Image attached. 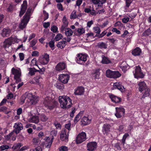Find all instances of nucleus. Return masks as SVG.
<instances>
[{
    "mask_svg": "<svg viewBox=\"0 0 151 151\" xmlns=\"http://www.w3.org/2000/svg\"><path fill=\"white\" fill-rule=\"evenodd\" d=\"M33 11V10L31 8H29L23 17V19L22 20L20 23L19 24V27L21 29L25 28L30 18V16L31 13Z\"/></svg>",
    "mask_w": 151,
    "mask_h": 151,
    "instance_id": "obj_1",
    "label": "nucleus"
},
{
    "mask_svg": "<svg viewBox=\"0 0 151 151\" xmlns=\"http://www.w3.org/2000/svg\"><path fill=\"white\" fill-rule=\"evenodd\" d=\"M58 99L60 106L63 108H69L72 104L71 100L66 96H59Z\"/></svg>",
    "mask_w": 151,
    "mask_h": 151,
    "instance_id": "obj_2",
    "label": "nucleus"
},
{
    "mask_svg": "<svg viewBox=\"0 0 151 151\" xmlns=\"http://www.w3.org/2000/svg\"><path fill=\"white\" fill-rule=\"evenodd\" d=\"M88 55L86 54L80 53L76 55V61L77 63L83 64L86 61Z\"/></svg>",
    "mask_w": 151,
    "mask_h": 151,
    "instance_id": "obj_3",
    "label": "nucleus"
},
{
    "mask_svg": "<svg viewBox=\"0 0 151 151\" xmlns=\"http://www.w3.org/2000/svg\"><path fill=\"white\" fill-rule=\"evenodd\" d=\"M106 75L107 77L113 78H116L121 76V74L118 71H113L109 69L107 70Z\"/></svg>",
    "mask_w": 151,
    "mask_h": 151,
    "instance_id": "obj_4",
    "label": "nucleus"
},
{
    "mask_svg": "<svg viewBox=\"0 0 151 151\" xmlns=\"http://www.w3.org/2000/svg\"><path fill=\"white\" fill-rule=\"evenodd\" d=\"M49 61V55L47 53L42 55L41 56L38 62L41 65H45L47 64Z\"/></svg>",
    "mask_w": 151,
    "mask_h": 151,
    "instance_id": "obj_5",
    "label": "nucleus"
},
{
    "mask_svg": "<svg viewBox=\"0 0 151 151\" xmlns=\"http://www.w3.org/2000/svg\"><path fill=\"white\" fill-rule=\"evenodd\" d=\"M86 139V134L83 132L80 133L77 136L76 141L77 144H80L85 141Z\"/></svg>",
    "mask_w": 151,
    "mask_h": 151,
    "instance_id": "obj_6",
    "label": "nucleus"
},
{
    "mask_svg": "<svg viewBox=\"0 0 151 151\" xmlns=\"http://www.w3.org/2000/svg\"><path fill=\"white\" fill-rule=\"evenodd\" d=\"M69 134L68 131H67L65 129H62L60 134V139L65 142H67L68 140Z\"/></svg>",
    "mask_w": 151,
    "mask_h": 151,
    "instance_id": "obj_7",
    "label": "nucleus"
},
{
    "mask_svg": "<svg viewBox=\"0 0 151 151\" xmlns=\"http://www.w3.org/2000/svg\"><path fill=\"white\" fill-rule=\"evenodd\" d=\"M116 113L115 116L117 118H120L124 116L125 113V109L122 107H116L115 108Z\"/></svg>",
    "mask_w": 151,
    "mask_h": 151,
    "instance_id": "obj_8",
    "label": "nucleus"
},
{
    "mask_svg": "<svg viewBox=\"0 0 151 151\" xmlns=\"http://www.w3.org/2000/svg\"><path fill=\"white\" fill-rule=\"evenodd\" d=\"M134 75L135 78H143L144 76V75L141 72V69L140 67L138 66L136 67L135 70L133 71Z\"/></svg>",
    "mask_w": 151,
    "mask_h": 151,
    "instance_id": "obj_9",
    "label": "nucleus"
},
{
    "mask_svg": "<svg viewBox=\"0 0 151 151\" xmlns=\"http://www.w3.org/2000/svg\"><path fill=\"white\" fill-rule=\"evenodd\" d=\"M52 99L50 97L46 98L43 102L45 106L49 109H52L53 108V106L52 105Z\"/></svg>",
    "mask_w": 151,
    "mask_h": 151,
    "instance_id": "obj_10",
    "label": "nucleus"
},
{
    "mask_svg": "<svg viewBox=\"0 0 151 151\" xmlns=\"http://www.w3.org/2000/svg\"><path fill=\"white\" fill-rule=\"evenodd\" d=\"M13 128L14 129L13 131L15 132V133H18L23 129V126L21 123L18 122L14 124Z\"/></svg>",
    "mask_w": 151,
    "mask_h": 151,
    "instance_id": "obj_11",
    "label": "nucleus"
},
{
    "mask_svg": "<svg viewBox=\"0 0 151 151\" xmlns=\"http://www.w3.org/2000/svg\"><path fill=\"white\" fill-rule=\"evenodd\" d=\"M27 98L30 100V103L32 104H35L38 101V97L37 96H33L31 93L27 94Z\"/></svg>",
    "mask_w": 151,
    "mask_h": 151,
    "instance_id": "obj_12",
    "label": "nucleus"
},
{
    "mask_svg": "<svg viewBox=\"0 0 151 151\" xmlns=\"http://www.w3.org/2000/svg\"><path fill=\"white\" fill-rule=\"evenodd\" d=\"M97 146V144L96 142H89L87 144V150L89 151H93L96 150Z\"/></svg>",
    "mask_w": 151,
    "mask_h": 151,
    "instance_id": "obj_13",
    "label": "nucleus"
},
{
    "mask_svg": "<svg viewBox=\"0 0 151 151\" xmlns=\"http://www.w3.org/2000/svg\"><path fill=\"white\" fill-rule=\"evenodd\" d=\"M59 80L62 83H67L69 79V76L68 74H61L60 75L58 78Z\"/></svg>",
    "mask_w": 151,
    "mask_h": 151,
    "instance_id": "obj_14",
    "label": "nucleus"
},
{
    "mask_svg": "<svg viewBox=\"0 0 151 151\" xmlns=\"http://www.w3.org/2000/svg\"><path fill=\"white\" fill-rule=\"evenodd\" d=\"M66 67L65 63L63 62H60L58 63L55 67V70L56 71L61 72Z\"/></svg>",
    "mask_w": 151,
    "mask_h": 151,
    "instance_id": "obj_15",
    "label": "nucleus"
},
{
    "mask_svg": "<svg viewBox=\"0 0 151 151\" xmlns=\"http://www.w3.org/2000/svg\"><path fill=\"white\" fill-rule=\"evenodd\" d=\"M113 89H117L122 92L125 91V88L122 84L119 82H116L114 83Z\"/></svg>",
    "mask_w": 151,
    "mask_h": 151,
    "instance_id": "obj_16",
    "label": "nucleus"
},
{
    "mask_svg": "<svg viewBox=\"0 0 151 151\" xmlns=\"http://www.w3.org/2000/svg\"><path fill=\"white\" fill-rule=\"evenodd\" d=\"M62 22L63 23L60 29V32L62 33L63 32L65 29L68 27V22L65 16L63 17Z\"/></svg>",
    "mask_w": 151,
    "mask_h": 151,
    "instance_id": "obj_17",
    "label": "nucleus"
},
{
    "mask_svg": "<svg viewBox=\"0 0 151 151\" xmlns=\"http://www.w3.org/2000/svg\"><path fill=\"white\" fill-rule=\"evenodd\" d=\"M91 118L89 116H84L81 119V123L84 125L89 124L91 123Z\"/></svg>",
    "mask_w": 151,
    "mask_h": 151,
    "instance_id": "obj_18",
    "label": "nucleus"
},
{
    "mask_svg": "<svg viewBox=\"0 0 151 151\" xmlns=\"http://www.w3.org/2000/svg\"><path fill=\"white\" fill-rule=\"evenodd\" d=\"M27 7V1L25 0L23 1V4L21 5V10L19 16L21 17L25 12Z\"/></svg>",
    "mask_w": 151,
    "mask_h": 151,
    "instance_id": "obj_19",
    "label": "nucleus"
},
{
    "mask_svg": "<svg viewBox=\"0 0 151 151\" xmlns=\"http://www.w3.org/2000/svg\"><path fill=\"white\" fill-rule=\"evenodd\" d=\"M18 134L15 133V132L13 131L6 137V139L7 140H9L11 137L12 140L14 141L16 139V137Z\"/></svg>",
    "mask_w": 151,
    "mask_h": 151,
    "instance_id": "obj_20",
    "label": "nucleus"
},
{
    "mask_svg": "<svg viewBox=\"0 0 151 151\" xmlns=\"http://www.w3.org/2000/svg\"><path fill=\"white\" fill-rule=\"evenodd\" d=\"M84 89L82 86L78 87L75 90L74 93L76 95H81L83 94Z\"/></svg>",
    "mask_w": 151,
    "mask_h": 151,
    "instance_id": "obj_21",
    "label": "nucleus"
},
{
    "mask_svg": "<svg viewBox=\"0 0 151 151\" xmlns=\"http://www.w3.org/2000/svg\"><path fill=\"white\" fill-rule=\"evenodd\" d=\"M138 86L139 87V90L141 92L148 87L146 83L143 81L139 82L138 83Z\"/></svg>",
    "mask_w": 151,
    "mask_h": 151,
    "instance_id": "obj_22",
    "label": "nucleus"
},
{
    "mask_svg": "<svg viewBox=\"0 0 151 151\" xmlns=\"http://www.w3.org/2000/svg\"><path fill=\"white\" fill-rule=\"evenodd\" d=\"M28 121L29 122L37 124L39 121V118L37 116H33L29 118Z\"/></svg>",
    "mask_w": 151,
    "mask_h": 151,
    "instance_id": "obj_23",
    "label": "nucleus"
},
{
    "mask_svg": "<svg viewBox=\"0 0 151 151\" xmlns=\"http://www.w3.org/2000/svg\"><path fill=\"white\" fill-rule=\"evenodd\" d=\"M11 30L8 28H4L2 31L1 35L3 37H6L9 36L11 33Z\"/></svg>",
    "mask_w": 151,
    "mask_h": 151,
    "instance_id": "obj_24",
    "label": "nucleus"
},
{
    "mask_svg": "<svg viewBox=\"0 0 151 151\" xmlns=\"http://www.w3.org/2000/svg\"><path fill=\"white\" fill-rule=\"evenodd\" d=\"M92 77L94 79L98 78L100 75L99 70L95 69L93 70L92 72Z\"/></svg>",
    "mask_w": 151,
    "mask_h": 151,
    "instance_id": "obj_25",
    "label": "nucleus"
},
{
    "mask_svg": "<svg viewBox=\"0 0 151 151\" xmlns=\"http://www.w3.org/2000/svg\"><path fill=\"white\" fill-rule=\"evenodd\" d=\"M111 101L115 103H118L121 101V99L119 97L111 94L110 95Z\"/></svg>",
    "mask_w": 151,
    "mask_h": 151,
    "instance_id": "obj_26",
    "label": "nucleus"
},
{
    "mask_svg": "<svg viewBox=\"0 0 151 151\" xmlns=\"http://www.w3.org/2000/svg\"><path fill=\"white\" fill-rule=\"evenodd\" d=\"M141 50L139 47H136L132 51V54L134 56H138L140 55Z\"/></svg>",
    "mask_w": 151,
    "mask_h": 151,
    "instance_id": "obj_27",
    "label": "nucleus"
},
{
    "mask_svg": "<svg viewBox=\"0 0 151 151\" xmlns=\"http://www.w3.org/2000/svg\"><path fill=\"white\" fill-rule=\"evenodd\" d=\"M110 126L109 124H104L102 129L104 134H106L109 131Z\"/></svg>",
    "mask_w": 151,
    "mask_h": 151,
    "instance_id": "obj_28",
    "label": "nucleus"
},
{
    "mask_svg": "<svg viewBox=\"0 0 151 151\" xmlns=\"http://www.w3.org/2000/svg\"><path fill=\"white\" fill-rule=\"evenodd\" d=\"M84 113V111H81L76 115L74 119L75 123H76L83 116Z\"/></svg>",
    "mask_w": 151,
    "mask_h": 151,
    "instance_id": "obj_29",
    "label": "nucleus"
},
{
    "mask_svg": "<svg viewBox=\"0 0 151 151\" xmlns=\"http://www.w3.org/2000/svg\"><path fill=\"white\" fill-rule=\"evenodd\" d=\"M64 31H65V34L67 36H70L73 34V31L70 28H66Z\"/></svg>",
    "mask_w": 151,
    "mask_h": 151,
    "instance_id": "obj_30",
    "label": "nucleus"
},
{
    "mask_svg": "<svg viewBox=\"0 0 151 151\" xmlns=\"http://www.w3.org/2000/svg\"><path fill=\"white\" fill-rule=\"evenodd\" d=\"M13 74L14 75V77L20 76L21 75V72L19 70L14 68H12V70Z\"/></svg>",
    "mask_w": 151,
    "mask_h": 151,
    "instance_id": "obj_31",
    "label": "nucleus"
},
{
    "mask_svg": "<svg viewBox=\"0 0 151 151\" xmlns=\"http://www.w3.org/2000/svg\"><path fill=\"white\" fill-rule=\"evenodd\" d=\"M66 44V41L64 40H62L58 42L57 45V46L58 48H60V49H62L65 47Z\"/></svg>",
    "mask_w": 151,
    "mask_h": 151,
    "instance_id": "obj_32",
    "label": "nucleus"
},
{
    "mask_svg": "<svg viewBox=\"0 0 151 151\" xmlns=\"http://www.w3.org/2000/svg\"><path fill=\"white\" fill-rule=\"evenodd\" d=\"M10 39L8 38L5 40L3 43V47L4 48H6L8 47L11 45Z\"/></svg>",
    "mask_w": 151,
    "mask_h": 151,
    "instance_id": "obj_33",
    "label": "nucleus"
},
{
    "mask_svg": "<svg viewBox=\"0 0 151 151\" xmlns=\"http://www.w3.org/2000/svg\"><path fill=\"white\" fill-rule=\"evenodd\" d=\"M102 60L101 62L103 64H108L110 62V60L104 55H102Z\"/></svg>",
    "mask_w": 151,
    "mask_h": 151,
    "instance_id": "obj_34",
    "label": "nucleus"
},
{
    "mask_svg": "<svg viewBox=\"0 0 151 151\" xmlns=\"http://www.w3.org/2000/svg\"><path fill=\"white\" fill-rule=\"evenodd\" d=\"M9 39H10V41L11 43V44L12 43H18L20 40V39H17L16 37H10L9 38Z\"/></svg>",
    "mask_w": 151,
    "mask_h": 151,
    "instance_id": "obj_35",
    "label": "nucleus"
},
{
    "mask_svg": "<svg viewBox=\"0 0 151 151\" xmlns=\"http://www.w3.org/2000/svg\"><path fill=\"white\" fill-rule=\"evenodd\" d=\"M21 143H18L14 144L12 147V148L14 150H17L22 146Z\"/></svg>",
    "mask_w": 151,
    "mask_h": 151,
    "instance_id": "obj_36",
    "label": "nucleus"
},
{
    "mask_svg": "<svg viewBox=\"0 0 151 151\" xmlns=\"http://www.w3.org/2000/svg\"><path fill=\"white\" fill-rule=\"evenodd\" d=\"M42 80V78L40 75H37L34 78L35 84H39Z\"/></svg>",
    "mask_w": 151,
    "mask_h": 151,
    "instance_id": "obj_37",
    "label": "nucleus"
},
{
    "mask_svg": "<svg viewBox=\"0 0 151 151\" xmlns=\"http://www.w3.org/2000/svg\"><path fill=\"white\" fill-rule=\"evenodd\" d=\"M150 89L148 87L144 90V93L142 96L143 98H145L146 97L150 95Z\"/></svg>",
    "mask_w": 151,
    "mask_h": 151,
    "instance_id": "obj_38",
    "label": "nucleus"
},
{
    "mask_svg": "<svg viewBox=\"0 0 151 151\" xmlns=\"http://www.w3.org/2000/svg\"><path fill=\"white\" fill-rule=\"evenodd\" d=\"M40 119L42 122H45L47 120L48 118L44 114H42L39 116Z\"/></svg>",
    "mask_w": 151,
    "mask_h": 151,
    "instance_id": "obj_39",
    "label": "nucleus"
},
{
    "mask_svg": "<svg viewBox=\"0 0 151 151\" xmlns=\"http://www.w3.org/2000/svg\"><path fill=\"white\" fill-rule=\"evenodd\" d=\"M98 46L99 48L101 49H106L107 48L106 45L105 43L103 42L98 43Z\"/></svg>",
    "mask_w": 151,
    "mask_h": 151,
    "instance_id": "obj_40",
    "label": "nucleus"
},
{
    "mask_svg": "<svg viewBox=\"0 0 151 151\" xmlns=\"http://www.w3.org/2000/svg\"><path fill=\"white\" fill-rule=\"evenodd\" d=\"M53 138H52L50 140L47 142H45V145L46 147L47 148H50L52 144Z\"/></svg>",
    "mask_w": 151,
    "mask_h": 151,
    "instance_id": "obj_41",
    "label": "nucleus"
},
{
    "mask_svg": "<svg viewBox=\"0 0 151 151\" xmlns=\"http://www.w3.org/2000/svg\"><path fill=\"white\" fill-rule=\"evenodd\" d=\"M70 126L71 123L70 122L68 123V124H65V127L67 131H68V132L69 133V131L70 130Z\"/></svg>",
    "mask_w": 151,
    "mask_h": 151,
    "instance_id": "obj_42",
    "label": "nucleus"
},
{
    "mask_svg": "<svg viewBox=\"0 0 151 151\" xmlns=\"http://www.w3.org/2000/svg\"><path fill=\"white\" fill-rule=\"evenodd\" d=\"M63 37V35L60 33H58L56 36L55 39L56 41L59 40Z\"/></svg>",
    "mask_w": 151,
    "mask_h": 151,
    "instance_id": "obj_43",
    "label": "nucleus"
},
{
    "mask_svg": "<svg viewBox=\"0 0 151 151\" xmlns=\"http://www.w3.org/2000/svg\"><path fill=\"white\" fill-rule=\"evenodd\" d=\"M9 146L6 145H3L0 146V151H2L8 149Z\"/></svg>",
    "mask_w": 151,
    "mask_h": 151,
    "instance_id": "obj_44",
    "label": "nucleus"
},
{
    "mask_svg": "<svg viewBox=\"0 0 151 151\" xmlns=\"http://www.w3.org/2000/svg\"><path fill=\"white\" fill-rule=\"evenodd\" d=\"M94 32L96 33L99 34L101 32V30L99 27H95L93 28Z\"/></svg>",
    "mask_w": 151,
    "mask_h": 151,
    "instance_id": "obj_45",
    "label": "nucleus"
},
{
    "mask_svg": "<svg viewBox=\"0 0 151 151\" xmlns=\"http://www.w3.org/2000/svg\"><path fill=\"white\" fill-rule=\"evenodd\" d=\"M58 149L60 151H67L68 148L65 146H62L59 147Z\"/></svg>",
    "mask_w": 151,
    "mask_h": 151,
    "instance_id": "obj_46",
    "label": "nucleus"
},
{
    "mask_svg": "<svg viewBox=\"0 0 151 151\" xmlns=\"http://www.w3.org/2000/svg\"><path fill=\"white\" fill-rule=\"evenodd\" d=\"M29 72L28 74L31 76H32L35 75V70L32 68H29Z\"/></svg>",
    "mask_w": 151,
    "mask_h": 151,
    "instance_id": "obj_47",
    "label": "nucleus"
},
{
    "mask_svg": "<svg viewBox=\"0 0 151 151\" xmlns=\"http://www.w3.org/2000/svg\"><path fill=\"white\" fill-rule=\"evenodd\" d=\"M77 31L78 33L80 34H82L85 32V30L83 28H78L77 30Z\"/></svg>",
    "mask_w": 151,
    "mask_h": 151,
    "instance_id": "obj_48",
    "label": "nucleus"
},
{
    "mask_svg": "<svg viewBox=\"0 0 151 151\" xmlns=\"http://www.w3.org/2000/svg\"><path fill=\"white\" fill-rule=\"evenodd\" d=\"M51 30L54 33H56L58 32V28L56 26L53 25L51 27Z\"/></svg>",
    "mask_w": 151,
    "mask_h": 151,
    "instance_id": "obj_49",
    "label": "nucleus"
},
{
    "mask_svg": "<svg viewBox=\"0 0 151 151\" xmlns=\"http://www.w3.org/2000/svg\"><path fill=\"white\" fill-rule=\"evenodd\" d=\"M129 136L128 133H125L123 136V138L122 139V143L124 145L125 143V140L126 138Z\"/></svg>",
    "mask_w": 151,
    "mask_h": 151,
    "instance_id": "obj_50",
    "label": "nucleus"
},
{
    "mask_svg": "<svg viewBox=\"0 0 151 151\" xmlns=\"http://www.w3.org/2000/svg\"><path fill=\"white\" fill-rule=\"evenodd\" d=\"M126 4V7H129L130 5L131 4L132 2L133 1V0H125Z\"/></svg>",
    "mask_w": 151,
    "mask_h": 151,
    "instance_id": "obj_51",
    "label": "nucleus"
},
{
    "mask_svg": "<svg viewBox=\"0 0 151 151\" xmlns=\"http://www.w3.org/2000/svg\"><path fill=\"white\" fill-rule=\"evenodd\" d=\"M76 13V12L75 11H73L72 12L70 16V18L71 19H74L76 18L77 16Z\"/></svg>",
    "mask_w": 151,
    "mask_h": 151,
    "instance_id": "obj_52",
    "label": "nucleus"
},
{
    "mask_svg": "<svg viewBox=\"0 0 151 151\" xmlns=\"http://www.w3.org/2000/svg\"><path fill=\"white\" fill-rule=\"evenodd\" d=\"M43 13L44 16V20L45 21L48 18L49 14H48L46 12L45 10L43 11Z\"/></svg>",
    "mask_w": 151,
    "mask_h": 151,
    "instance_id": "obj_53",
    "label": "nucleus"
},
{
    "mask_svg": "<svg viewBox=\"0 0 151 151\" xmlns=\"http://www.w3.org/2000/svg\"><path fill=\"white\" fill-rule=\"evenodd\" d=\"M49 45L50 47L52 48V50H54V42L53 41L51 40L50 41L49 43Z\"/></svg>",
    "mask_w": 151,
    "mask_h": 151,
    "instance_id": "obj_54",
    "label": "nucleus"
},
{
    "mask_svg": "<svg viewBox=\"0 0 151 151\" xmlns=\"http://www.w3.org/2000/svg\"><path fill=\"white\" fill-rule=\"evenodd\" d=\"M56 87L59 89H62L64 88V86L63 84L57 83L56 84Z\"/></svg>",
    "mask_w": 151,
    "mask_h": 151,
    "instance_id": "obj_55",
    "label": "nucleus"
},
{
    "mask_svg": "<svg viewBox=\"0 0 151 151\" xmlns=\"http://www.w3.org/2000/svg\"><path fill=\"white\" fill-rule=\"evenodd\" d=\"M151 33L150 30V29H148L146 30L143 33V34L145 36H148Z\"/></svg>",
    "mask_w": 151,
    "mask_h": 151,
    "instance_id": "obj_56",
    "label": "nucleus"
},
{
    "mask_svg": "<svg viewBox=\"0 0 151 151\" xmlns=\"http://www.w3.org/2000/svg\"><path fill=\"white\" fill-rule=\"evenodd\" d=\"M36 60L35 58H33L31 61L30 65L31 66H33L34 65H36Z\"/></svg>",
    "mask_w": 151,
    "mask_h": 151,
    "instance_id": "obj_57",
    "label": "nucleus"
},
{
    "mask_svg": "<svg viewBox=\"0 0 151 151\" xmlns=\"http://www.w3.org/2000/svg\"><path fill=\"white\" fill-rule=\"evenodd\" d=\"M91 1L94 4H99V6H101V4L99 0H91Z\"/></svg>",
    "mask_w": 151,
    "mask_h": 151,
    "instance_id": "obj_58",
    "label": "nucleus"
},
{
    "mask_svg": "<svg viewBox=\"0 0 151 151\" xmlns=\"http://www.w3.org/2000/svg\"><path fill=\"white\" fill-rule=\"evenodd\" d=\"M57 134V131L54 130L50 132V134L53 138V137L55 136Z\"/></svg>",
    "mask_w": 151,
    "mask_h": 151,
    "instance_id": "obj_59",
    "label": "nucleus"
},
{
    "mask_svg": "<svg viewBox=\"0 0 151 151\" xmlns=\"http://www.w3.org/2000/svg\"><path fill=\"white\" fill-rule=\"evenodd\" d=\"M129 17H125L122 19V22L124 23H126L129 21Z\"/></svg>",
    "mask_w": 151,
    "mask_h": 151,
    "instance_id": "obj_60",
    "label": "nucleus"
},
{
    "mask_svg": "<svg viewBox=\"0 0 151 151\" xmlns=\"http://www.w3.org/2000/svg\"><path fill=\"white\" fill-rule=\"evenodd\" d=\"M86 35L88 38L91 37V38H93L94 37V34L92 32L88 33L86 34Z\"/></svg>",
    "mask_w": 151,
    "mask_h": 151,
    "instance_id": "obj_61",
    "label": "nucleus"
},
{
    "mask_svg": "<svg viewBox=\"0 0 151 151\" xmlns=\"http://www.w3.org/2000/svg\"><path fill=\"white\" fill-rule=\"evenodd\" d=\"M57 7L58 8V9L61 11L63 10V8L62 5L60 3H58L57 4Z\"/></svg>",
    "mask_w": 151,
    "mask_h": 151,
    "instance_id": "obj_62",
    "label": "nucleus"
},
{
    "mask_svg": "<svg viewBox=\"0 0 151 151\" xmlns=\"http://www.w3.org/2000/svg\"><path fill=\"white\" fill-rule=\"evenodd\" d=\"M19 56L21 61H22L24 60V55L23 53H19Z\"/></svg>",
    "mask_w": 151,
    "mask_h": 151,
    "instance_id": "obj_63",
    "label": "nucleus"
},
{
    "mask_svg": "<svg viewBox=\"0 0 151 151\" xmlns=\"http://www.w3.org/2000/svg\"><path fill=\"white\" fill-rule=\"evenodd\" d=\"M42 149L41 147H38L35 148V149H32L30 150V151H42Z\"/></svg>",
    "mask_w": 151,
    "mask_h": 151,
    "instance_id": "obj_64",
    "label": "nucleus"
}]
</instances>
